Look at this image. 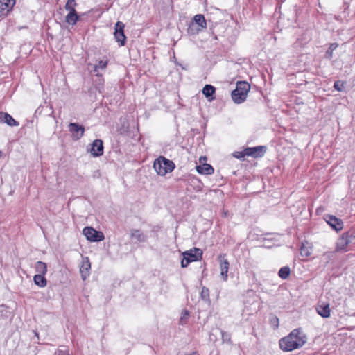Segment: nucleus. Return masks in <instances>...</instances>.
Wrapping results in <instances>:
<instances>
[{"instance_id":"3","label":"nucleus","mask_w":355,"mask_h":355,"mask_svg":"<svg viewBox=\"0 0 355 355\" xmlns=\"http://www.w3.org/2000/svg\"><path fill=\"white\" fill-rule=\"evenodd\" d=\"M295 336L294 333H290L287 336L279 340V347L284 352H291L295 349L300 348V344L302 343H297L293 341Z\"/></svg>"},{"instance_id":"11","label":"nucleus","mask_w":355,"mask_h":355,"mask_svg":"<svg viewBox=\"0 0 355 355\" xmlns=\"http://www.w3.org/2000/svg\"><path fill=\"white\" fill-rule=\"evenodd\" d=\"M327 223L336 231H340L343 228V222L341 219L332 215H328L325 218Z\"/></svg>"},{"instance_id":"9","label":"nucleus","mask_w":355,"mask_h":355,"mask_svg":"<svg viewBox=\"0 0 355 355\" xmlns=\"http://www.w3.org/2000/svg\"><path fill=\"white\" fill-rule=\"evenodd\" d=\"M182 256L191 259V261H196L202 259V250L200 248H193L189 250L184 251Z\"/></svg>"},{"instance_id":"4","label":"nucleus","mask_w":355,"mask_h":355,"mask_svg":"<svg viewBox=\"0 0 355 355\" xmlns=\"http://www.w3.org/2000/svg\"><path fill=\"white\" fill-rule=\"evenodd\" d=\"M83 233L86 239L91 242H99L105 239L104 234L101 231H97L92 227H85Z\"/></svg>"},{"instance_id":"29","label":"nucleus","mask_w":355,"mask_h":355,"mask_svg":"<svg viewBox=\"0 0 355 355\" xmlns=\"http://www.w3.org/2000/svg\"><path fill=\"white\" fill-rule=\"evenodd\" d=\"M107 65V60H100L97 64L94 66V71L96 73V76H98V69H104Z\"/></svg>"},{"instance_id":"17","label":"nucleus","mask_w":355,"mask_h":355,"mask_svg":"<svg viewBox=\"0 0 355 355\" xmlns=\"http://www.w3.org/2000/svg\"><path fill=\"white\" fill-rule=\"evenodd\" d=\"M196 171L200 174L211 175L214 173V168L209 164H200L196 166Z\"/></svg>"},{"instance_id":"28","label":"nucleus","mask_w":355,"mask_h":355,"mask_svg":"<svg viewBox=\"0 0 355 355\" xmlns=\"http://www.w3.org/2000/svg\"><path fill=\"white\" fill-rule=\"evenodd\" d=\"M337 46L338 44L336 43L330 44V46L328 48L324 55L327 59L331 60L333 58V51L337 48Z\"/></svg>"},{"instance_id":"6","label":"nucleus","mask_w":355,"mask_h":355,"mask_svg":"<svg viewBox=\"0 0 355 355\" xmlns=\"http://www.w3.org/2000/svg\"><path fill=\"white\" fill-rule=\"evenodd\" d=\"M69 130L71 133L73 140L76 141L84 135L85 128L78 123H70L69 124Z\"/></svg>"},{"instance_id":"8","label":"nucleus","mask_w":355,"mask_h":355,"mask_svg":"<svg viewBox=\"0 0 355 355\" xmlns=\"http://www.w3.org/2000/svg\"><path fill=\"white\" fill-rule=\"evenodd\" d=\"M218 259L220 262V275L224 281L227 279V272L229 270L230 263L225 258V254H220L218 257Z\"/></svg>"},{"instance_id":"7","label":"nucleus","mask_w":355,"mask_h":355,"mask_svg":"<svg viewBox=\"0 0 355 355\" xmlns=\"http://www.w3.org/2000/svg\"><path fill=\"white\" fill-rule=\"evenodd\" d=\"M266 151V147L264 146H258L255 147H248L244 149V154L248 157L254 158L261 157Z\"/></svg>"},{"instance_id":"38","label":"nucleus","mask_w":355,"mask_h":355,"mask_svg":"<svg viewBox=\"0 0 355 355\" xmlns=\"http://www.w3.org/2000/svg\"><path fill=\"white\" fill-rule=\"evenodd\" d=\"M271 322L272 324L275 326V327H278L279 326V319L277 317H274L272 319H271Z\"/></svg>"},{"instance_id":"34","label":"nucleus","mask_w":355,"mask_h":355,"mask_svg":"<svg viewBox=\"0 0 355 355\" xmlns=\"http://www.w3.org/2000/svg\"><path fill=\"white\" fill-rule=\"evenodd\" d=\"M76 5L75 0H68L66 5H65V9L67 10H69V12H72L73 10L75 9V6Z\"/></svg>"},{"instance_id":"30","label":"nucleus","mask_w":355,"mask_h":355,"mask_svg":"<svg viewBox=\"0 0 355 355\" xmlns=\"http://www.w3.org/2000/svg\"><path fill=\"white\" fill-rule=\"evenodd\" d=\"M189 312L187 310H184L182 312L181 317L180 318V324L184 325L187 323L188 319L189 318Z\"/></svg>"},{"instance_id":"12","label":"nucleus","mask_w":355,"mask_h":355,"mask_svg":"<svg viewBox=\"0 0 355 355\" xmlns=\"http://www.w3.org/2000/svg\"><path fill=\"white\" fill-rule=\"evenodd\" d=\"M15 4V0H0V17L6 15Z\"/></svg>"},{"instance_id":"31","label":"nucleus","mask_w":355,"mask_h":355,"mask_svg":"<svg viewBox=\"0 0 355 355\" xmlns=\"http://www.w3.org/2000/svg\"><path fill=\"white\" fill-rule=\"evenodd\" d=\"M200 297L202 300L206 302L209 300V291L207 287L203 286L202 288Z\"/></svg>"},{"instance_id":"20","label":"nucleus","mask_w":355,"mask_h":355,"mask_svg":"<svg viewBox=\"0 0 355 355\" xmlns=\"http://www.w3.org/2000/svg\"><path fill=\"white\" fill-rule=\"evenodd\" d=\"M130 236L138 242H145L147 239L146 236L140 230H132Z\"/></svg>"},{"instance_id":"21","label":"nucleus","mask_w":355,"mask_h":355,"mask_svg":"<svg viewBox=\"0 0 355 355\" xmlns=\"http://www.w3.org/2000/svg\"><path fill=\"white\" fill-rule=\"evenodd\" d=\"M195 24L198 25L202 29H204L207 26L206 20L203 15L198 14L196 15L191 21Z\"/></svg>"},{"instance_id":"25","label":"nucleus","mask_w":355,"mask_h":355,"mask_svg":"<svg viewBox=\"0 0 355 355\" xmlns=\"http://www.w3.org/2000/svg\"><path fill=\"white\" fill-rule=\"evenodd\" d=\"M202 30L203 29H202L198 25L195 24L192 21H190L187 28V33L190 35H196Z\"/></svg>"},{"instance_id":"36","label":"nucleus","mask_w":355,"mask_h":355,"mask_svg":"<svg viewBox=\"0 0 355 355\" xmlns=\"http://www.w3.org/2000/svg\"><path fill=\"white\" fill-rule=\"evenodd\" d=\"M191 262L192 261H191V259H188L185 256H183V258H182V261H181V266L182 268H186Z\"/></svg>"},{"instance_id":"23","label":"nucleus","mask_w":355,"mask_h":355,"mask_svg":"<svg viewBox=\"0 0 355 355\" xmlns=\"http://www.w3.org/2000/svg\"><path fill=\"white\" fill-rule=\"evenodd\" d=\"M35 270L39 275H46L47 272V266L44 262L38 261L35 264Z\"/></svg>"},{"instance_id":"5","label":"nucleus","mask_w":355,"mask_h":355,"mask_svg":"<svg viewBox=\"0 0 355 355\" xmlns=\"http://www.w3.org/2000/svg\"><path fill=\"white\" fill-rule=\"evenodd\" d=\"M125 25L121 21H117L114 26V35L119 46H125L126 43V36L124 33Z\"/></svg>"},{"instance_id":"10","label":"nucleus","mask_w":355,"mask_h":355,"mask_svg":"<svg viewBox=\"0 0 355 355\" xmlns=\"http://www.w3.org/2000/svg\"><path fill=\"white\" fill-rule=\"evenodd\" d=\"M103 142L101 139H95L90 150V153L93 157H99L103 154Z\"/></svg>"},{"instance_id":"26","label":"nucleus","mask_w":355,"mask_h":355,"mask_svg":"<svg viewBox=\"0 0 355 355\" xmlns=\"http://www.w3.org/2000/svg\"><path fill=\"white\" fill-rule=\"evenodd\" d=\"M312 254V248L306 245L304 243H302L300 247V254L304 257H309Z\"/></svg>"},{"instance_id":"32","label":"nucleus","mask_w":355,"mask_h":355,"mask_svg":"<svg viewBox=\"0 0 355 355\" xmlns=\"http://www.w3.org/2000/svg\"><path fill=\"white\" fill-rule=\"evenodd\" d=\"M345 83L341 80H336L334 84V88L338 92H343L345 88Z\"/></svg>"},{"instance_id":"18","label":"nucleus","mask_w":355,"mask_h":355,"mask_svg":"<svg viewBox=\"0 0 355 355\" xmlns=\"http://www.w3.org/2000/svg\"><path fill=\"white\" fill-rule=\"evenodd\" d=\"M202 92L203 95H205L206 98H209V101L215 98L213 96L215 94L216 88L213 85L208 84L205 85Z\"/></svg>"},{"instance_id":"27","label":"nucleus","mask_w":355,"mask_h":355,"mask_svg":"<svg viewBox=\"0 0 355 355\" xmlns=\"http://www.w3.org/2000/svg\"><path fill=\"white\" fill-rule=\"evenodd\" d=\"M291 274V269L288 266H284L280 268L278 275L282 279H286Z\"/></svg>"},{"instance_id":"37","label":"nucleus","mask_w":355,"mask_h":355,"mask_svg":"<svg viewBox=\"0 0 355 355\" xmlns=\"http://www.w3.org/2000/svg\"><path fill=\"white\" fill-rule=\"evenodd\" d=\"M233 156L238 159L243 158L244 157L247 156L245 154H244V150L241 152H235L233 153Z\"/></svg>"},{"instance_id":"15","label":"nucleus","mask_w":355,"mask_h":355,"mask_svg":"<svg viewBox=\"0 0 355 355\" xmlns=\"http://www.w3.org/2000/svg\"><path fill=\"white\" fill-rule=\"evenodd\" d=\"M352 242L349 239V232L343 234L337 242V248L339 250H345L348 244Z\"/></svg>"},{"instance_id":"22","label":"nucleus","mask_w":355,"mask_h":355,"mask_svg":"<svg viewBox=\"0 0 355 355\" xmlns=\"http://www.w3.org/2000/svg\"><path fill=\"white\" fill-rule=\"evenodd\" d=\"M45 275L36 274L33 277V282L35 285L40 288H44L47 284V280L44 277Z\"/></svg>"},{"instance_id":"2","label":"nucleus","mask_w":355,"mask_h":355,"mask_svg":"<svg viewBox=\"0 0 355 355\" xmlns=\"http://www.w3.org/2000/svg\"><path fill=\"white\" fill-rule=\"evenodd\" d=\"M175 166L171 161L163 156H159L157 158L153 164V168L159 175H165L168 173L172 172Z\"/></svg>"},{"instance_id":"35","label":"nucleus","mask_w":355,"mask_h":355,"mask_svg":"<svg viewBox=\"0 0 355 355\" xmlns=\"http://www.w3.org/2000/svg\"><path fill=\"white\" fill-rule=\"evenodd\" d=\"M55 355H69L68 354V351L67 349V347L64 346H62L61 349H59L56 352Z\"/></svg>"},{"instance_id":"16","label":"nucleus","mask_w":355,"mask_h":355,"mask_svg":"<svg viewBox=\"0 0 355 355\" xmlns=\"http://www.w3.org/2000/svg\"><path fill=\"white\" fill-rule=\"evenodd\" d=\"M291 333H294L295 337L293 338V341H296L297 343H301L300 347H302L306 342V335L301 331L300 329H293Z\"/></svg>"},{"instance_id":"33","label":"nucleus","mask_w":355,"mask_h":355,"mask_svg":"<svg viewBox=\"0 0 355 355\" xmlns=\"http://www.w3.org/2000/svg\"><path fill=\"white\" fill-rule=\"evenodd\" d=\"M220 332L221 334L223 342L231 344V335L223 330H220Z\"/></svg>"},{"instance_id":"19","label":"nucleus","mask_w":355,"mask_h":355,"mask_svg":"<svg viewBox=\"0 0 355 355\" xmlns=\"http://www.w3.org/2000/svg\"><path fill=\"white\" fill-rule=\"evenodd\" d=\"M91 268L90 262L88 258L83 262V264L80 268V272L83 280H85L89 276V270Z\"/></svg>"},{"instance_id":"1","label":"nucleus","mask_w":355,"mask_h":355,"mask_svg":"<svg viewBox=\"0 0 355 355\" xmlns=\"http://www.w3.org/2000/svg\"><path fill=\"white\" fill-rule=\"evenodd\" d=\"M250 89V85L247 82H238L236 89H234L231 94L232 101L236 104L244 102Z\"/></svg>"},{"instance_id":"39","label":"nucleus","mask_w":355,"mask_h":355,"mask_svg":"<svg viewBox=\"0 0 355 355\" xmlns=\"http://www.w3.org/2000/svg\"><path fill=\"white\" fill-rule=\"evenodd\" d=\"M349 239L352 240V241L355 239V234H354V232H349Z\"/></svg>"},{"instance_id":"24","label":"nucleus","mask_w":355,"mask_h":355,"mask_svg":"<svg viewBox=\"0 0 355 355\" xmlns=\"http://www.w3.org/2000/svg\"><path fill=\"white\" fill-rule=\"evenodd\" d=\"M79 19L77 15L76 10H73L72 12H69L66 16V21L71 25H75Z\"/></svg>"},{"instance_id":"14","label":"nucleus","mask_w":355,"mask_h":355,"mask_svg":"<svg viewBox=\"0 0 355 355\" xmlns=\"http://www.w3.org/2000/svg\"><path fill=\"white\" fill-rule=\"evenodd\" d=\"M317 313L324 318H327L330 316L329 304L326 303L319 304L316 307Z\"/></svg>"},{"instance_id":"13","label":"nucleus","mask_w":355,"mask_h":355,"mask_svg":"<svg viewBox=\"0 0 355 355\" xmlns=\"http://www.w3.org/2000/svg\"><path fill=\"white\" fill-rule=\"evenodd\" d=\"M0 121L6 123L9 126H18L19 124L11 115L3 112H0Z\"/></svg>"}]
</instances>
